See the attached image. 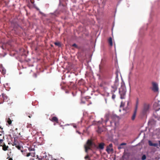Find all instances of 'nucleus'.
Here are the masks:
<instances>
[{"mask_svg":"<svg viewBox=\"0 0 160 160\" xmlns=\"http://www.w3.org/2000/svg\"><path fill=\"white\" fill-rule=\"evenodd\" d=\"M97 131L98 133H101L102 132H103V130L100 127H98Z\"/></svg>","mask_w":160,"mask_h":160,"instance_id":"18","label":"nucleus"},{"mask_svg":"<svg viewBox=\"0 0 160 160\" xmlns=\"http://www.w3.org/2000/svg\"><path fill=\"white\" fill-rule=\"evenodd\" d=\"M28 150L30 151H33V152H34V151H35V149L34 148H28Z\"/></svg>","mask_w":160,"mask_h":160,"instance_id":"22","label":"nucleus"},{"mask_svg":"<svg viewBox=\"0 0 160 160\" xmlns=\"http://www.w3.org/2000/svg\"><path fill=\"white\" fill-rule=\"evenodd\" d=\"M50 120L53 122H56L58 123V118L56 117H53L51 119H50Z\"/></svg>","mask_w":160,"mask_h":160,"instance_id":"9","label":"nucleus"},{"mask_svg":"<svg viewBox=\"0 0 160 160\" xmlns=\"http://www.w3.org/2000/svg\"><path fill=\"white\" fill-rule=\"evenodd\" d=\"M114 93H112V98L113 99V100H114L115 98V97H116V95H115L114 94H113Z\"/></svg>","mask_w":160,"mask_h":160,"instance_id":"23","label":"nucleus"},{"mask_svg":"<svg viewBox=\"0 0 160 160\" xmlns=\"http://www.w3.org/2000/svg\"><path fill=\"white\" fill-rule=\"evenodd\" d=\"M105 146V144L103 142H101L100 143L98 146H97L96 147H95V148H96L98 149H99L100 150H102L104 148V146Z\"/></svg>","mask_w":160,"mask_h":160,"instance_id":"7","label":"nucleus"},{"mask_svg":"<svg viewBox=\"0 0 160 160\" xmlns=\"http://www.w3.org/2000/svg\"><path fill=\"white\" fill-rule=\"evenodd\" d=\"M9 160H13V159L12 158H10L9 159Z\"/></svg>","mask_w":160,"mask_h":160,"instance_id":"36","label":"nucleus"},{"mask_svg":"<svg viewBox=\"0 0 160 160\" xmlns=\"http://www.w3.org/2000/svg\"><path fill=\"white\" fill-rule=\"evenodd\" d=\"M118 84L119 82L118 81L116 80L114 82V84L111 86L112 88V89L111 91L112 93L114 92L117 90Z\"/></svg>","mask_w":160,"mask_h":160,"instance_id":"5","label":"nucleus"},{"mask_svg":"<svg viewBox=\"0 0 160 160\" xmlns=\"http://www.w3.org/2000/svg\"><path fill=\"white\" fill-rule=\"evenodd\" d=\"M3 140L2 139H0V144L2 143Z\"/></svg>","mask_w":160,"mask_h":160,"instance_id":"35","label":"nucleus"},{"mask_svg":"<svg viewBox=\"0 0 160 160\" xmlns=\"http://www.w3.org/2000/svg\"><path fill=\"white\" fill-rule=\"evenodd\" d=\"M107 122V121H106V122Z\"/></svg>","mask_w":160,"mask_h":160,"instance_id":"44","label":"nucleus"},{"mask_svg":"<svg viewBox=\"0 0 160 160\" xmlns=\"http://www.w3.org/2000/svg\"><path fill=\"white\" fill-rule=\"evenodd\" d=\"M42 155L43 160H51V157L48 154L47 155L46 153H44L42 154Z\"/></svg>","mask_w":160,"mask_h":160,"instance_id":"6","label":"nucleus"},{"mask_svg":"<svg viewBox=\"0 0 160 160\" xmlns=\"http://www.w3.org/2000/svg\"><path fill=\"white\" fill-rule=\"evenodd\" d=\"M18 145V142H17L15 140H14V141L13 142V144H12V145L13 146L15 145L16 146Z\"/></svg>","mask_w":160,"mask_h":160,"instance_id":"24","label":"nucleus"},{"mask_svg":"<svg viewBox=\"0 0 160 160\" xmlns=\"http://www.w3.org/2000/svg\"><path fill=\"white\" fill-rule=\"evenodd\" d=\"M35 154V152H29V153H28L27 154L26 156H27V157H28L29 156H31L32 157H34Z\"/></svg>","mask_w":160,"mask_h":160,"instance_id":"11","label":"nucleus"},{"mask_svg":"<svg viewBox=\"0 0 160 160\" xmlns=\"http://www.w3.org/2000/svg\"><path fill=\"white\" fill-rule=\"evenodd\" d=\"M16 147L18 149L21 150V147L19 145H18L16 146Z\"/></svg>","mask_w":160,"mask_h":160,"instance_id":"26","label":"nucleus"},{"mask_svg":"<svg viewBox=\"0 0 160 160\" xmlns=\"http://www.w3.org/2000/svg\"><path fill=\"white\" fill-rule=\"evenodd\" d=\"M27 115L28 117L30 118L32 117V115L31 114H30L29 113H28Z\"/></svg>","mask_w":160,"mask_h":160,"instance_id":"29","label":"nucleus"},{"mask_svg":"<svg viewBox=\"0 0 160 160\" xmlns=\"http://www.w3.org/2000/svg\"><path fill=\"white\" fill-rule=\"evenodd\" d=\"M2 98H3V102L4 101H7L8 98L4 93L2 94Z\"/></svg>","mask_w":160,"mask_h":160,"instance_id":"8","label":"nucleus"},{"mask_svg":"<svg viewBox=\"0 0 160 160\" xmlns=\"http://www.w3.org/2000/svg\"><path fill=\"white\" fill-rule=\"evenodd\" d=\"M73 127L74 128H77V126L76 125H73Z\"/></svg>","mask_w":160,"mask_h":160,"instance_id":"39","label":"nucleus"},{"mask_svg":"<svg viewBox=\"0 0 160 160\" xmlns=\"http://www.w3.org/2000/svg\"><path fill=\"white\" fill-rule=\"evenodd\" d=\"M106 150L108 153H109L110 152H112L113 149L112 148H110L109 147L107 146Z\"/></svg>","mask_w":160,"mask_h":160,"instance_id":"10","label":"nucleus"},{"mask_svg":"<svg viewBox=\"0 0 160 160\" xmlns=\"http://www.w3.org/2000/svg\"><path fill=\"white\" fill-rule=\"evenodd\" d=\"M137 112L134 111V113L132 115V120H133L135 119V118L136 116Z\"/></svg>","mask_w":160,"mask_h":160,"instance_id":"17","label":"nucleus"},{"mask_svg":"<svg viewBox=\"0 0 160 160\" xmlns=\"http://www.w3.org/2000/svg\"><path fill=\"white\" fill-rule=\"evenodd\" d=\"M138 100H137L136 102L135 107V109L134 111L137 112V109H138Z\"/></svg>","mask_w":160,"mask_h":160,"instance_id":"15","label":"nucleus"},{"mask_svg":"<svg viewBox=\"0 0 160 160\" xmlns=\"http://www.w3.org/2000/svg\"><path fill=\"white\" fill-rule=\"evenodd\" d=\"M150 108L149 105L148 104L145 103L143 104V108L142 111L141 113L143 115H144L148 112Z\"/></svg>","mask_w":160,"mask_h":160,"instance_id":"3","label":"nucleus"},{"mask_svg":"<svg viewBox=\"0 0 160 160\" xmlns=\"http://www.w3.org/2000/svg\"><path fill=\"white\" fill-rule=\"evenodd\" d=\"M3 103V102H0V104H2Z\"/></svg>","mask_w":160,"mask_h":160,"instance_id":"40","label":"nucleus"},{"mask_svg":"<svg viewBox=\"0 0 160 160\" xmlns=\"http://www.w3.org/2000/svg\"><path fill=\"white\" fill-rule=\"evenodd\" d=\"M146 156L145 155H143L142 158V160H145L146 159Z\"/></svg>","mask_w":160,"mask_h":160,"instance_id":"21","label":"nucleus"},{"mask_svg":"<svg viewBox=\"0 0 160 160\" xmlns=\"http://www.w3.org/2000/svg\"><path fill=\"white\" fill-rule=\"evenodd\" d=\"M152 87L151 88L152 90L154 92H158L159 88L158 85L156 82H152Z\"/></svg>","mask_w":160,"mask_h":160,"instance_id":"4","label":"nucleus"},{"mask_svg":"<svg viewBox=\"0 0 160 160\" xmlns=\"http://www.w3.org/2000/svg\"><path fill=\"white\" fill-rule=\"evenodd\" d=\"M108 41L110 45L111 46H112V38L111 37L109 38L108 39Z\"/></svg>","mask_w":160,"mask_h":160,"instance_id":"13","label":"nucleus"},{"mask_svg":"<svg viewBox=\"0 0 160 160\" xmlns=\"http://www.w3.org/2000/svg\"><path fill=\"white\" fill-rule=\"evenodd\" d=\"M84 158L86 160L87 159H89V158H89V156L88 155H87Z\"/></svg>","mask_w":160,"mask_h":160,"instance_id":"28","label":"nucleus"},{"mask_svg":"<svg viewBox=\"0 0 160 160\" xmlns=\"http://www.w3.org/2000/svg\"><path fill=\"white\" fill-rule=\"evenodd\" d=\"M60 160H64L62 158H61L60 159Z\"/></svg>","mask_w":160,"mask_h":160,"instance_id":"38","label":"nucleus"},{"mask_svg":"<svg viewBox=\"0 0 160 160\" xmlns=\"http://www.w3.org/2000/svg\"><path fill=\"white\" fill-rule=\"evenodd\" d=\"M158 142L159 143V146L160 147V141H158Z\"/></svg>","mask_w":160,"mask_h":160,"instance_id":"37","label":"nucleus"},{"mask_svg":"<svg viewBox=\"0 0 160 160\" xmlns=\"http://www.w3.org/2000/svg\"><path fill=\"white\" fill-rule=\"evenodd\" d=\"M96 147L97 145L92 139H88L86 144L84 145L85 152L88 153L89 150H91L92 148H94Z\"/></svg>","mask_w":160,"mask_h":160,"instance_id":"1","label":"nucleus"},{"mask_svg":"<svg viewBox=\"0 0 160 160\" xmlns=\"http://www.w3.org/2000/svg\"><path fill=\"white\" fill-rule=\"evenodd\" d=\"M2 135V134H0V136H1Z\"/></svg>","mask_w":160,"mask_h":160,"instance_id":"43","label":"nucleus"},{"mask_svg":"<svg viewBox=\"0 0 160 160\" xmlns=\"http://www.w3.org/2000/svg\"><path fill=\"white\" fill-rule=\"evenodd\" d=\"M55 44L56 45L59 46L60 45V43L59 42H55Z\"/></svg>","mask_w":160,"mask_h":160,"instance_id":"30","label":"nucleus"},{"mask_svg":"<svg viewBox=\"0 0 160 160\" xmlns=\"http://www.w3.org/2000/svg\"><path fill=\"white\" fill-rule=\"evenodd\" d=\"M124 105V104L123 103V102H121V105H120V107H122V106H123Z\"/></svg>","mask_w":160,"mask_h":160,"instance_id":"34","label":"nucleus"},{"mask_svg":"<svg viewBox=\"0 0 160 160\" xmlns=\"http://www.w3.org/2000/svg\"><path fill=\"white\" fill-rule=\"evenodd\" d=\"M7 122L8 123L9 125H10L11 123H12V120L10 119V118H8V120H7Z\"/></svg>","mask_w":160,"mask_h":160,"instance_id":"20","label":"nucleus"},{"mask_svg":"<svg viewBox=\"0 0 160 160\" xmlns=\"http://www.w3.org/2000/svg\"><path fill=\"white\" fill-rule=\"evenodd\" d=\"M37 158L38 159V160H43V159H42V154L39 156H38L37 155Z\"/></svg>","mask_w":160,"mask_h":160,"instance_id":"19","label":"nucleus"},{"mask_svg":"<svg viewBox=\"0 0 160 160\" xmlns=\"http://www.w3.org/2000/svg\"><path fill=\"white\" fill-rule=\"evenodd\" d=\"M31 125H32L31 124H28L27 125V128H30L31 127Z\"/></svg>","mask_w":160,"mask_h":160,"instance_id":"32","label":"nucleus"},{"mask_svg":"<svg viewBox=\"0 0 160 160\" xmlns=\"http://www.w3.org/2000/svg\"><path fill=\"white\" fill-rule=\"evenodd\" d=\"M126 92V89L125 84L123 82H122L121 83V87L119 88V93L121 99L125 98Z\"/></svg>","mask_w":160,"mask_h":160,"instance_id":"2","label":"nucleus"},{"mask_svg":"<svg viewBox=\"0 0 160 160\" xmlns=\"http://www.w3.org/2000/svg\"><path fill=\"white\" fill-rule=\"evenodd\" d=\"M114 124L115 125L116 124V122H114Z\"/></svg>","mask_w":160,"mask_h":160,"instance_id":"41","label":"nucleus"},{"mask_svg":"<svg viewBox=\"0 0 160 160\" xmlns=\"http://www.w3.org/2000/svg\"><path fill=\"white\" fill-rule=\"evenodd\" d=\"M108 147H109L110 148H112V143H111L109 144L108 146Z\"/></svg>","mask_w":160,"mask_h":160,"instance_id":"31","label":"nucleus"},{"mask_svg":"<svg viewBox=\"0 0 160 160\" xmlns=\"http://www.w3.org/2000/svg\"><path fill=\"white\" fill-rule=\"evenodd\" d=\"M126 145V143H121L119 146L118 147V148L119 149H121L123 148L124 147H123V145Z\"/></svg>","mask_w":160,"mask_h":160,"instance_id":"12","label":"nucleus"},{"mask_svg":"<svg viewBox=\"0 0 160 160\" xmlns=\"http://www.w3.org/2000/svg\"><path fill=\"white\" fill-rule=\"evenodd\" d=\"M148 144L150 146H152L153 144V143H152V142L150 140L148 141Z\"/></svg>","mask_w":160,"mask_h":160,"instance_id":"25","label":"nucleus"},{"mask_svg":"<svg viewBox=\"0 0 160 160\" xmlns=\"http://www.w3.org/2000/svg\"><path fill=\"white\" fill-rule=\"evenodd\" d=\"M158 145V144L156 143H153L152 146H153L154 147H157Z\"/></svg>","mask_w":160,"mask_h":160,"instance_id":"33","label":"nucleus"},{"mask_svg":"<svg viewBox=\"0 0 160 160\" xmlns=\"http://www.w3.org/2000/svg\"><path fill=\"white\" fill-rule=\"evenodd\" d=\"M138 100H137L136 102L135 107V109L134 111L137 112V109H138Z\"/></svg>","mask_w":160,"mask_h":160,"instance_id":"16","label":"nucleus"},{"mask_svg":"<svg viewBox=\"0 0 160 160\" xmlns=\"http://www.w3.org/2000/svg\"><path fill=\"white\" fill-rule=\"evenodd\" d=\"M110 123H111H111H112V122H110Z\"/></svg>","mask_w":160,"mask_h":160,"instance_id":"42","label":"nucleus"},{"mask_svg":"<svg viewBox=\"0 0 160 160\" xmlns=\"http://www.w3.org/2000/svg\"><path fill=\"white\" fill-rule=\"evenodd\" d=\"M8 146H6L5 143H4L2 146V150L4 151H6L8 150Z\"/></svg>","mask_w":160,"mask_h":160,"instance_id":"14","label":"nucleus"},{"mask_svg":"<svg viewBox=\"0 0 160 160\" xmlns=\"http://www.w3.org/2000/svg\"><path fill=\"white\" fill-rule=\"evenodd\" d=\"M72 46L75 47L76 48H78V46L75 43H74L72 44Z\"/></svg>","mask_w":160,"mask_h":160,"instance_id":"27","label":"nucleus"}]
</instances>
